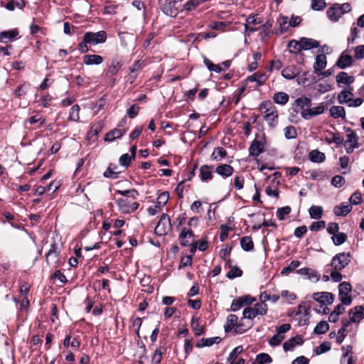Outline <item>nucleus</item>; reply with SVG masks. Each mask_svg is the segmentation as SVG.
<instances>
[{"mask_svg":"<svg viewBox=\"0 0 364 364\" xmlns=\"http://www.w3.org/2000/svg\"><path fill=\"white\" fill-rule=\"evenodd\" d=\"M326 56L323 53L317 55L316 57V60L313 65L314 73L316 74H318L326 67Z\"/></svg>","mask_w":364,"mask_h":364,"instance_id":"9d476101","label":"nucleus"},{"mask_svg":"<svg viewBox=\"0 0 364 364\" xmlns=\"http://www.w3.org/2000/svg\"><path fill=\"white\" fill-rule=\"evenodd\" d=\"M355 58L356 59L364 58V45L358 46L354 48Z\"/></svg>","mask_w":364,"mask_h":364,"instance_id":"774afa93","label":"nucleus"},{"mask_svg":"<svg viewBox=\"0 0 364 364\" xmlns=\"http://www.w3.org/2000/svg\"><path fill=\"white\" fill-rule=\"evenodd\" d=\"M278 23L282 33L287 32L289 26H291L289 25V19L287 16H280L278 19Z\"/></svg>","mask_w":364,"mask_h":364,"instance_id":"37998d69","label":"nucleus"},{"mask_svg":"<svg viewBox=\"0 0 364 364\" xmlns=\"http://www.w3.org/2000/svg\"><path fill=\"white\" fill-rule=\"evenodd\" d=\"M302 343L303 339L301 336H297L284 342L283 344V348L285 351L291 350L296 346L301 345Z\"/></svg>","mask_w":364,"mask_h":364,"instance_id":"6ab92c4d","label":"nucleus"},{"mask_svg":"<svg viewBox=\"0 0 364 364\" xmlns=\"http://www.w3.org/2000/svg\"><path fill=\"white\" fill-rule=\"evenodd\" d=\"M347 240V235L343 232H338L332 236V240L335 245H341Z\"/></svg>","mask_w":364,"mask_h":364,"instance_id":"a18cd8bd","label":"nucleus"},{"mask_svg":"<svg viewBox=\"0 0 364 364\" xmlns=\"http://www.w3.org/2000/svg\"><path fill=\"white\" fill-rule=\"evenodd\" d=\"M326 14L329 19L336 22L338 21V19L341 17L342 12L340 11L339 9H338V8L336 7V5H335L333 6L330 7L327 10Z\"/></svg>","mask_w":364,"mask_h":364,"instance_id":"7c9ffc66","label":"nucleus"},{"mask_svg":"<svg viewBox=\"0 0 364 364\" xmlns=\"http://www.w3.org/2000/svg\"><path fill=\"white\" fill-rule=\"evenodd\" d=\"M345 183V179L343 176L337 175L332 178L331 184L336 188H341Z\"/></svg>","mask_w":364,"mask_h":364,"instance_id":"680f3d73","label":"nucleus"},{"mask_svg":"<svg viewBox=\"0 0 364 364\" xmlns=\"http://www.w3.org/2000/svg\"><path fill=\"white\" fill-rule=\"evenodd\" d=\"M350 253L341 252L336 255L331 259V266L335 270L343 269L350 262Z\"/></svg>","mask_w":364,"mask_h":364,"instance_id":"f257e3e1","label":"nucleus"},{"mask_svg":"<svg viewBox=\"0 0 364 364\" xmlns=\"http://www.w3.org/2000/svg\"><path fill=\"white\" fill-rule=\"evenodd\" d=\"M288 48L290 53L295 54L303 50L300 40L299 41L296 40L290 41L288 43Z\"/></svg>","mask_w":364,"mask_h":364,"instance_id":"58836bf2","label":"nucleus"},{"mask_svg":"<svg viewBox=\"0 0 364 364\" xmlns=\"http://www.w3.org/2000/svg\"><path fill=\"white\" fill-rule=\"evenodd\" d=\"M311 9L314 11H323L326 7L325 0H311Z\"/></svg>","mask_w":364,"mask_h":364,"instance_id":"8fccbe9b","label":"nucleus"},{"mask_svg":"<svg viewBox=\"0 0 364 364\" xmlns=\"http://www.w3.org/2000/svg\"><path fill=\"white\" fill-rule=\"evenodd\" d=\"M254 309L257 315H264L267 311V306L264 302L262 301L260 303L256 304L255 305Z\"/></svg>","mask_w":364,"mask_h":364,"instance_id":"5fc2aeb1","label":"nucleus"},{"mask_svg":"<svg viewBox=\"0 0 364 364\" xmlns=\"http://www.w3.org/2000/svg\"><path fill=\"white\" fill-rule=\"evenodd\" d=\"M353 63V58L349 55L341 54L339 58L336 62V65L341 68L344 69L347 67H349Z\"/></svg>","mask_w":364,"mask_h":364,"instance_id":"4be33fe9","label":"nucleus"},{"mask_svg":"<svg viewBox=\"0 0 364 364\" xmlns=\"http://www.w3.org/2000/svg\"><path fill=\"white\" fill-rule=\"evenodd\" d=\"M18 33V31L16 28L2 31L0 33V42L7 43L8 42L14 40Z\"/></svg>","mask_w":364,"mask_h":364,"instance_id":"dca6fc26","label":"nucleus"},{"mask_svg":"<svg viewBox=\"0 0 364 364\" xmlns=\"http://www.w3.org/2000/svg\"><path fill=\"white\" fill-rule=\"evenodd\" d=\"M240 245L243 250L250 251L254 248V243L250 237H243L241 238Z\"/></svg>","mask_w":364,"mask_h":364,"instance_id":"4c0bfd02","label":"nucleus"},{"mask_svg":"<svg viewBox=\"0 0 364 364\" xmlns=\"http://www.w3.org/2000/svg\"><path fill=\"white\" fill-rule=\"evenodd\" d=\"M221 341V338L218 336L208 338H201L198 341L196 346L197 348H204L211 346L215 343H219Z\"/></svg>","mask_w":364,"mask_h":364,"instance_id":"aec40b11","label":"nucleus"},{"mask_svg":"<svg viewBox=\"0 0 364 364\" xmlns=\"http://www.w3.org/2000/svg\"><path fill=\"white\" fill-rule=\"evenodd\" d=\"M121 44L125 48H133L135 44L136 38L133 34L122 33L119 34Z\"/></svg>","mask_w":364,"mask_h":364,"instance_id":"2eb2a0df","label":"nucleus"},{"mask_svg":"<svg viewBox=\"0 0 364 364\" xmlns=\"http://www.w3.org/2000/svg\"><path fill=\"white\" fill-rule=\"evenodd\" d=\"M267 79V77L264 73L257 72L247 77L246 80L250 82H257V86H260L264 83Z\"/></svg>","mask_w":364,"mask_h":364,"instance_id":"c85d7f7f","label":"nucleus"},{"mask_svg":"<svg viewBox=\"0 0 364 364\" xmlns=\"http://www.w3.org/2000/svg\"><path fill=\"white\" fill-rule=\"evenodd\" d=\"M227 156V151L223 147H218L211 154V159L214 161H220Z\"/></svg>","mask_w":364,"mask_h":364,"instance_id":"f704fd0d","label":"nucleus"},{"mask_svg":"<svg viewBox=\"0 0 364 364\" xmlns=\"http://www.w3.org/2000/svg\"><path fill=\"white\" fill-rule=\"evenodd\" d=\"M284 339V335H282V333H277V334L273 336L269 339V343L272 346H279Z\"/></svg>","mask_w":364,"mask_h":364,"instance_id":"6e6d98bb","label":"nucleus"},{"mask_svg":"<svg viewBox=\"0 0 364 364\" xmlns=\"http://www.w3.org/2000/svg\"><path fill=\"white\" fill-rule=\"evenodd\" d=\"M294 105L303 117L304 112L311 106V99L305 96L299 97L294 101Z\"/></svg>","mask_w":364,"mask_h":364,"instance_id":"1a4fd4ad","label":"nucleus"},{"mask_svg":"<svg viewBox=\"0 0 364 364\" xmlns=\"http://www.w3.org/2000/svg\"><path fill=\"white\" fill-rule=\"evenodd\" d=\"M80 107L78 105H75L71 107L69 119L73 122H77L80 119Z\"/></svg>","mask_w":364,"mask_h":364,"instance_id":"de8ad7c7","label":"nucleus"},{"mask_svg":"<svg viewBox=\"0 0 364 364\" xmlns=\"http://www.w3.org/2000/svg\"><path fill=\"white\" fill-rule=\"evenodd\" d=\"M200 178L203 181L210 180L213 177L211 167L207 165H203L200 168Z\"/></svg>","mask_w":364,"mask_h":364,"instance_id":"72a5a7b5","label":"nucleus"},{"mask_svg":"<svg viewBox=\"0 0 364 364\" xmlns=\"http://www.w3.org/2000/svg\"><path fill=\"white\" fill-rule=\"evenodd\" d=\"M291 208L289 206H285L280 208L277 211V216L280 220H283L285 218V215L291 213Z\"/></svg>","mask_w":364,"mask_h":364,"instance_id":"4d7b16f0","label":"nucleus"},{"mask_svg":"<svg viewBox=\"0 0 364 364\" xmlns=\"http://www.w3.org/2000/svg\"><path fill=\"white\" fill-rule=\"evenodd\" d=\"M312 298L321 304H331L334 300V295L330 292H316L314 293Z\"/></svg>","mask_w":364,"mask_h":364,"instance_id":"6e6552de","label":"nucleus"},{"mask_svg":"<svg viewBox=\"0 0 364 364\" xmlns=\"http://www.w3.org/2000/svg\"><path fill=\"white\" fill-rule=\"evenodd\" d=\"M58 257V252L55 244H53L46 255L47 263L50 265H53L57 263Z\"/></svg>","mask_w":364,"mask_h":364,"instance_id":"412c9836","label":"nucleus"},{"mask_svg":"<svg viewBox=\"0 0 364 364\" xmlns=\"http://www.w3.org/2000/svg\"><path fill=\"white\" fill-rule=\"evenodd\" d=\"M281 297L287 304H291L292 301L296 299V294L288 290H282L281 292Z\"/></svg>","mask_w":364,"mask_h":364,"instance_id":"79ce46f5","label":"nucleus"},{"mask_svg":"<svg viewBox=\"0 0 364 364\" xmlns=\"http://www.w3.org/2000/svg\"><path fill=\"white\" fill-rule=\"evenodd\" d=\"M300 41L302 50H310L320 46L319 42L313 38L303 37L300 39Z\"/></svg>","mask_w":364,"mask_h":364,"instance_id":"a211bd4d","label":"nucleus"},{"mask_svg":"<svg viewBox=\"0 0 364 364\" xmlns=\"http://www.w3.org/2000/svg\"><path fill=\"white\" fill-rule=\"evenodd\" d=\"M329 113L334 119H344L346 117V111L344 107L342 106H332L329 109Z\"/></svg>","mask_w":364,"mask_h":364,"instance_id":"bb28decb","label":"nucleus"},{"mask_svg":"<svg viewBox=\"0 0 364 364\" xmlns=\"http://www.w3.org/2000/svg\"><path fill=\"white\" fill-rule=\"evenodd\" d=\"M103 175L105 178L115 179L118 178L119 172L112 170V164H110L107 168V170L104 172Z\"/></svg>","mask_w":364,"mask_h":364,"instance_id":"0e129e2a","label":"nucleus"},{"mask_svg":"<svg viewBox=\"0 0 364 364\" xmlns=\"http://www.w3.org/2000/svg\"><path fill=\"white\" fill-rule=\"evenodd\" d=\"M262 105L266 108L265 115L264 116V119L270 124H273L277 120L278 112L275 107H274L271 102L263 103Z\"/></svg>","mask_w":364,"mask_h":364,"instance_id":"423d86ee","label":"nucleus"},{"mask_svg":"<svg viewBox=\"0 0 364 364\" xmlns=\"http://www.w3.org/2000/svg\"><path fill=\"white\" fill-rule=\"evenodd\" d=\"M191 326L196 336H200L204 333V328L200 325L198 319L196 317L192 318Z\"/></svg>","mask_w":364,"mask_h":364,"instance_id":"e433bc0d","label":"nucleus"},{"mask_svg":"<svg viewBox=\"0 0 364 364\" xmlns=\"http://www.w3.org/2000/svg\"><path fill=\"white\" fill-rule=\"evenodd\" d=\"M102 61L103 58L99 55H86L83 57V63L87 65H100Z\"/></svg>","mask_w":364,"mask_h":364,"instance_id":"5701e85b","label":"nucleus"},{"mask_svg":"<svg viewBox=\"0 0 364 364\" xmlns=\"http://www.w3.org/2000/svg\"><path fill=\"white\" fill-rule=\"evenodd\" d=\"M338 83H343L345 85H350L354 81V77L350 76L346 72H340L336 77Z\"/></svg>","mask_w":364,"mask_h":364,"instance_id":"c756f323","label":"nucleus"},{"mask_svg":"<svg viewBox=\"0 0 364 364\" xmlns=\"http://www.w3.org/2000/svg\"><path fill=\"white\" fill-rule=\"evenodd\" d=\"M352 97H353V88L348 87V89L338 93L337 100L339 104H346L348 105Z\"/></svg>","mask_w":364,"mask_h":364,"instance_id":"ddd939ff","label":"nucleus"},{"mask_svg":"<svg viewBox=\"0 0 364 364\" xmlns=\"http://www.w3.org/2000/svg\"><path fill=\"white\" fill-rule=\"evenodd\" d=\"M298 273L301 275L306 276L309 279H311L314 282H318L320 279L319 275L317 272L310 268H301L298 270Z\"/></svg>","mask_w":364,"mask_h":364,"instance_id":"393cba45","label":"nucleus"},{"mask_svg":"<svg viewBox=\"0 0 364 364\" xmlns=\"http://www.w3.org/2000/svg\"><path fill=\"white\" fill-rule=\"evenodd\" d=\"M349 318L352 322H359L364 318V307L358 306L348 312Z\"/></svg>","mask_w":364,"mask_h":364,"instance_id":"9b49d317","label":"nucleus"},{"mask_svg":"<svg viewBox=\"0 0 364 364\" xmlns=\"http://www.w3.org/2000/svg\"><path fill=\"white\" fill-rule=\"evenodd\" d=\"M194 233L187 228H183L179 234L178 240L182 246L187 247L190 245L188 239L193 238Z\"/></svg>","mask_w":364,"mask_h":364,"instance_id":"f8f14e48","label":"nucleus"},{"mask_svg":"<svg viewBox=\"0 0 364 364\" xmlns=\"http://www.w3.org/2000/svg\"><path fill=\"white\" fill-rule=\"evenodd\" d=\"M242 351V346H237L235 348L231 353H230L228 361L230 364H233L235 359L237 358L238 354H240Z\"/></svg>","mask_w":364,"mask_h":364,"instance_id":"603ef678","label":"nucleus"},{"mask_svg":"<svg viewBox=\"0 0 364 364\" xmlns=\"http://www.w3.org/2000/svg\"><path fill=\"white\" fill-rule=\"evenodd\" d=\"M328 106L327 103H321L317 107L307 109L303 113V118L309 120L314 117L323 114Z\"/></svg>","mask_w":364,"mask_h":364,"instance_id":"0eeeda50","label":"nucleus"},{"mask_svg":"<svg viewBox=\"0 0 364 364\" xmlns=\"http://www.w3.org/2000/svg\"><path fill=\"white\" fill-rule=\"evenodd\" d=\"M352 210V206L346 203H342L333 208V213L336 216H346Z\"/></svg>","mask_w":364,"mask_h":364,"instance_id":"f3484780","label":"nucleus"},{"mask_svg":"<svg viewBox=\"0 0 364 364\" xmlns=\"http://www.w3.org/2000/svg\"><path fill=\"white\" fill-rule=\"evenodd\" d=\"M169 199V193L167 191L161 193L157 198V204L161 207L165 205Z\"/></svg>","mask_w":364,"mask_h":364,"instance_id":"bf43d9fd","label":"nucleus"},{"mask_svg":"<svg viewBox=\"0 0 364 364\" xmlns=\"http://www.w3.org/2000/svg\"><path fill=\"white\" fill-rule=\"evenodd\" d=\"M256 360L259 364L269 363L272 362L271 357L267 353H260L257 355Z\"/></svg>","mask_w":364,"mask_h":364,"instance_id":"e2e57ef3","label":"nucleus"},{"mask_svg":"<svg viewBox=\"0 0 364 364\" xmlns=\"http://www.w3.org/2000/svg\"><path fill=\"white\" fill-rule=\"evenodd\" d=\"M345 144L358 147V136L353 131H350V133L347 134V139Z\"/></svg>","mask_w":364,"mask_h":364,"instance_id":"3c124183","label":"nucleus"},{"mask_svg":"<svg viewBox=\"0 0 364 364\" xmlns=\"http://www.w3.org/2000/svg\"><path fill=\"white\" fill-rule=\"evenodd\" d=\"M309 160L313 163H322L326 159L324 153L318 149L312 150L309 154Z\"/></svg>","mask_w":364,"mask_h":364,"instance_id":"a878e982","label":"nucleus"},{"mask_svg":"<svg viewBox=\"0 0 364 364\" xmlns=\"http://www.w3.org/2000/svg\"><path fill=\"white\" fill-rule=\"evenodd\" d=\"M351 291L352 287L349 282H343L338 285V298L342 304L349 306L352 303Z\"/></svg>","mask_w":364,"mask_h":364,"instance_id":"f03ea898","label":"nucleus"},{"mask_svg":"<svg viewBox=\"0 0 364 364\" xmlns=\"http://www.w3.org/2000/svg\"><path fill=\"white\" fill-rule=\"evenodd\" d=\"M171 229V221L168 216L164 213L161 215L156 227L155 228L154 232L159 236L165 235Z\"/></svg>","mask_w":364,"mask_h":364,"instance_id":"7ed1b4c3","label":"nucleus"},{"mask_svg":"<svg viewBox=\"0 0 364 364\" xmlns=\"http://www.w3.org/2000/svg\"><path fill=\"white\" fill-rule=\"evenodd\" d=\"M289 95L284 92H278L275 93L272 97L273 101L276 104L284 105L289 101Z\"/></svg>","mask_w":364,"mask_h":364,"instance_id":"473e14b6","label":"nucleus"},{"mask_svg":"<svg viewBox=\"0 0 364 364\" xmlns=\"http://www.w3.org/2000/svg\"><path fill=\"white\" fill-rule=\"evenodd\" d=\"M282 75L288 80L294 78L296 76V68L294 66L287 67L282 71Z\"/></svg>","mask_w":364,"mask_h":364,"instance_id":"a19ab883","label":"nucleus"},{"mask_svg":"<svg viewBox=\"0 0 364 364\" xmlns=\"http://www.w3.org/2000/svg\"><path fill=\"white\" fill-rule=\"evenodd\" d=\"M233 171V168L228 164H220L215 169L218 174L225 178L230 176Z\"/></svg>","mask_w":364,"mask_h":364,"instance_id":"b1692460","label":"nucleus"},{"mask_svg":"<svg viewBox=\"0 0 364 364\" xmlns=\"http://www.w3.org/2000/svg\"><path fill=\"white\" fill-rule=\"evenodd\" d=\"M203 62L210 71H215V73L221 72L222 68L220 65H215V64L213 63L207 58H204Z\"/></svg>","mask_w":364,"mask_h":364,"instance_id":"864d4df0","label":"nucleus"},{"mask_svg":"<svg viewBox=\"0 0 364 364\" xmlns=\"http://www.w3.org/2000/svg\"><path fill=\"white\" fill-rule=\"evenodd\" d=\"M350 202L353 205H358L361 203L363 199H362V195L360 192H355L350 198L349 199Z\"/></svg>","mask_w":364,"mask_h":364,"instance_id":"338daca9","label":"nucleus"},{"mask_svg":"<svg viewBox=\"0 0 364 364\" xmlns=\"http://www.w3.org/2000/svg\"><path fill=\"white\" fill-rule=\"evenodd\" d=\"M84 36L86 42H90L92 45L105 43L107 40V33L105 31H100L96 33L87 32Z\"/></svg>","mask_w":364,"mask_h":364,"instance_id":"20e7f679","label":"nucleus"},{"mask_svg":"<svg viewBox=\"0 0 364 364\" xmlns=\"http://www.w3.org/2000/svg\"><path fill=\"white\" fill-rule=\"evenodd\" d=\"M257 316V315L256 312L255 311L254 308L247 307L243 310V318H244L252 319L255 317H256Z\"/></svg>","mask_w":364,"mask_h":364,"instance_id":"69168bd1","label":"nucleus"},{"mask_svg":"<svg viewBox=\"0 0 364 364\" xmlns=\"http://www.w3.org/2000/svg\"><path fill=\"white\" fill-rule=\"evenodd\" d=\"M284 136L287 139H294L296 136V131L294 127L289 126L284 128Z\"/></svg>","mask_w":364,"mask_h":364,"instance_id":"052dcab7","label":"nucleus"},{"mask_svg":"<svg viewBox=\"0 0 364 364\" xmlns=\"http://www.w3.org/2000/svg\"><path fill=\"white\" fill-rule=\"evenodd\" d=\"M125 134V130L114 129L106 134L105 141H112L116 139L120 138Z\"/></svg>","mask_w":364,"mask_h":364,"instance_id":"2f4dec72","label":"nucleus"},{"mask_svg":"<svg viewBox=\"0 0 364 364\" xmlns=\"http://www.w3.org/2000/svg\"><path fill=\"white\" fill-rule=\"evenodd\" d=\"M323 208L318 205H312L309 209V213L311 218L320 219L323 215Z\"/></svg>","mask_w":364,"mask_h":364,"instance_id":"c9c22d12","label":"nucleus"},{"mask_svg":"<svg viewBox=\"0 0 364 364\" xmlns=\"http://www.w3.org/2000/svg\"><path fill=\"white\" fill-rule=\"evenodd\" d=\"M242 271L237 267H232L231 269L228 272L227 277L229 279H234L235 277H241Z\"/></svg>","mask_w":364,"mask_h":364,"instance_id":"13d9d810","label":"nucleus"},{"mask_svg":"<svg viewBox=\"0 0 364 364\" xmlns=\"http://www.w3.org/2000/svg\"><path fill=\"white\" fill-rule=\"evenodd\" d=\"M329 328V325L326 321H320L314 328V333L316 334L325 333Z\"/></svg>","mask_w":364,"mask_h":364,"instance_id":"c03bdc74","label":"nucleus"},{"mask_svg":"<svg viewBox=\"0 0 364 364\" xmlns=\"http://www.w3.org/2000/svg\"><path fill=\"white\" fill-rule=\"evenodd\" d=\"M237 316L235 314H230L227 318V323L225 326L226 332L230 331L237 325Z\"/></svg>","mask_w":364,"mask_h":364,"instance_id":"ea45409f","label":"nucleus"},{"mask_svg":"<svg viewBox=\"0 0 364 364\" xmlns=\"http://www.w3.org/2000/svg\"><path fill=\"white\" fill-rule=\"evenodd\" d=\"M122 66V63L117 60H112L108 68L106 75L107 77L115 75Z\"/></svg>","mask_w":364,"mask_h":364,"instance_id":"cd10ccee","label":"nucleus"},{"mask_svg":"<svg viewBox=\"0 0 364 364\" xmlns=\"http://www.w3.org/2000/svg\"><path fill=\"white\" fill-rule=\"evenodd\" d=\"M165 352V349H162L161 348H157L155 350L154 355L152 357V363L153 364H159L162 359V355Z\"/></svg>","mask_w":364,"mask_h":364,"instance_id":"09e8293b","label":"nucleus"},{"mask_svg":"<svg viewBox=\"0 0 364 364\" xmlns=\"http://www.w3.org/2000/svg\"><path fill=\"white\" fill-rule=\"evenodd\" d=\"M202 0H188L183 5V10L191 11L196 9L200 4Z\"/></svg>","mask_w":364,"mask_h":364,"instance_id":"49530a36","label":"nucleus"},{"mask_svg":"<svg viewBox=\"0 0 364 364\" xmlns=\"http://www.w3.org/2000/svg\"><path fill=\"white\" fill-rule=\"evenodd\" d=\"M119 211L122 213H130L139 208V203L136 202L131 203L127 198H119L116 200Z\"/></svg>","mask_w":364,"mask_h":364,"instance_id":"39448f33","label":"nucleus"},{"mask_svg":"<svg viewBox=\"0 0 364 364\" xmlns=\"http://www.w3.org/2000/svg\"><path fill=\"white\" fill-rule=\"evenodd\" d=\"M264 146L262 141L255 139L249 148L250 155L252 156H258L264 151Z\"/></svg>","mask_w":364,"mask_h":364,"instance_id":"4468645a","label":"nucleus"}]
</instances>
